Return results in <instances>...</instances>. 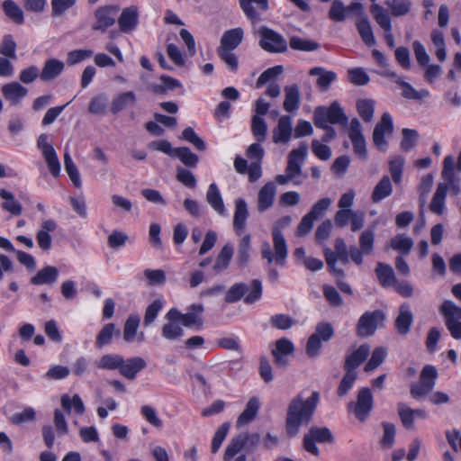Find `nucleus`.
<instances>
[{
	"instance_id": "obj_1",
	"label": "nucleus",
	"mask_w": 461,
	"mask_h": 461,
	"mask_svg": "<svg viewBox=\"0 0 461 461\" xmlns=\"http://www.w3.org/2000/svg\"><path fill=\"white\" fill-rule=\"evenodd\" d=\"M320 400L318 392L304 399L302 394L294 396L287 408L285 430L289 437H295L303 424H308L312 418Z\"/></svg>"
},
{
	"instance_id": "obj_2",
	"label": "nucleus",
	"mask_w": 461,
	"mask_h": 461,
	"mask_svg": "<svg viewBox=\"0 0 461 461\" xmlns=\"http://www.w3.org/2000/svg\"><path fill=\"white\" fill-rule=\"evenodd\" d=\"M292 222V218L289 215L280 218L273 226L272 238L274 243V252L271 246L267 241L261 245V257L266 259L268 265L274 261L276 265L284 266L288 255L287 244L282 233V229L288 227Z\"/></svg>"
},
{
	"instance_id": "obj_3",
	"label": "nucleus",
	"mask_w": 461,
	"mask_h": 461,
	"mask_svg": "<svg viewBox=\"0 0 461 461\" xmlns=\"http://www.w3.org/2000/svg\"><path fill=\"white\" fill-rule=\"evenodd\" d=\"M313 122L317 128H326L329 122L345 126L348 122V118L339 102L334 101L330 107H316L313 113Z\"/></svg>"
},
{
	"instance_id": "obj_4",
	"label": "nucleus",
	"mask_w": 461,
	"mask_h": 461,
	"mask_svg": "<svg viewBox=\"0 0 461 461\" xmlns=\"http://www.w3.org/2000/svg\"><path fill=\"white\" fill-rule=\"evenodd\" d=\"M438 310L450 335L455 339H461V307L451 300H445Z\"/></svg>"
},
{
	"instance_id": "obj_5",
	"label": "nucleus",
	"mask_w": 461,
	"mask_h": 461,
	"mask_svg": "<svg viewBox=\"0 0 461 461\" xmlns=\"http://www.w3.org/2000/svg\"><path fill=\"white\" fill-rule=\"evenodd\" d=\"M438 371L434 366L426 365L423 366L418 383L411 385L410 393L413 399L420 398L429 393L436 385Z\"/></svg>"
},
{
	"instance_id": "obj_6",
	"label": "nucleus",
	"mask_w": 461,
	"mask_h": 461,
	"mask_svg": "<svg viewBox=\"0 0 461 461\" xmlns=\"http://www.w3.org/2000/svg\"><path fill=\"white\" fill-rule=\"evenodd\" d=\"M259 34V46L270 53H282L287 50V42L285 39L276 31L267 28L260 27L258 29Z\"/></svg>"
},
{
	"instance_id": "obj_7",
	"label": "nucleus",
	"mask_w": 461,
	"mask_h": 461,
	"mask_svg": "<svg viewBox=\"0 0 461 461\" xmlns=\"http://www.w3.org/2000/svg\"><path fill=\"white\" fill-rule=\"evenodd\" d=\"M384 320L385 315L381 310L366 312L357 324V335L361 338L372 336Z\"/></svg>"
},
{
	"instance_id": "obj_8",
	"label": "nucleus",
	"mask_w": 461,
	"mask_h": 461,
	"mask_svg": "<svg viewBox=\"0 0 461 461\" xmlns=\"http://www.w3.org/2000/svg\"><path fill=\"white\" fill-rule=\"evenodd\" d=\"M333 439V435L328 428L312 427L309 432L304 435L303 443L307 452L319 456L320 452L316 443H331Z\"/></svg>"
},
{
	"instance_id": "obj_9",
	"label": "nucleus",
	"mask_w": 461,
	"mask_h": 461,
	"mask_svg": "<svg viewBox=\"0 0 461 461\" xmlns=\"http://www.w3.org/2000/svg\"><path fill=\"white\" fill-rule=\"evenodd\" d=\"M373 395L369 388H362L358 391L357 402H350L348 409L352 410L356 418L365 421L373 409Z\"/></svg>"
},
{
	"instance_id": "obj_10",
	"label": "nucleus",
	"mask_w": 461,
	"mask_h": 461,
	"mask_svg": "<svg viewBox=\"0 0 461 461\" xmlns=\"http://www.w3.org/2000/svg\"><path fill=\"white\" fill-rule=\"evenodd\" d=\"M118 5H104L98 7L95 11V23L92 26V30L100 31L102 32L115 23L118 13Z\"/></svg>"
},
{
	"instance_id": "obj_11",
	"label": "nucleus",
	"mask_w": 461,
	"mask_h": 461,
	"mask_svg": "<svg viewBox=\"0 0 461 461\" xmlns=\"http://www.w3.org/2000/svg\"><path fill=\"white\" fill-rule=\"evenodd\" d=\"M348 138L350 139L354 152L362 159H367L366 143L362 133V126L358 119L354 118L350 122L348 130Z\"/></svg>"
},
{
	"instance_id": "obj_12",
	"label": "nucleus",
	"mask_w": 461,
	"mask_h": 461,
	"mask_svg": "<svg viewBox=\"0 0 461 461\" xmlns=\"http://www.w3.org/2000/svg\"><path fill=\"white\" fill-rule=\"evenodd\" d=\"M393 131V118L389 113H384L381 121L375 125L373 131L374 144L380 149L384 151L388 143L384 139L385 134H391Z\"/></svg>"
},
{
	"instance_id": "obj_13",
	"label": "nucleus",
	"mask_w": 461,
	"mask_h": 461,
	"mask_svg": "<svg viewBox=\"0 0 461 461\" xmlns=\"http://www.w3.org/2000/svg\"><path fill=\"white\" fill-rule=\"evenodd\" d=\"M308 154V146L305 142L301 143L299 148L294 149L288 155L285 173L291 175L294 178L302 173V165Z\"/></svg>"
},
{
	"instance_id": "obj_14",
	"label": "nucleus",
	"mask_w": 461,
	"mask_h": 461,
	"mask_svg": "<svg viewBox=\"0 0 461 461\" xmlns=\"http://www.w3.org/2000/svg\"><path fill=\"white\" fill-rule=\"evenodd\" d=\"M382 76L395 78V82L402 88V95L406 99L420 100L429 95L427 89L416 90L411 84L399 77L394 71L385 69L380 73Z\"/></svg>"
},
{
	"instance_id": "obj_15",
	"label": "nucleus",
	"mask_w": 461,
	"mask_h": 461,
	"mask_svg": "<svg viewBox=\"0 0 461 461\" xmlns=\"http://www.w3.org/2000/svg\"><path fill=\"white\" fill-rule=\"evenodd\" d=\"M293 122L290 115H282L273 129L272 139L276 144H287L293 135Z\"/></svg>"
},
{
	"instance_id": "obj_16",
	"label": "nucleus",
	"mask_w": 461,
	"mask_h": 461,
	"mask_svg": "<svg viewBox=\"0 0 461 461\" xmlns=\"http://www.w3.org/2000/svg\"><path fill=\"white\" fill-rule=\"evenodd\" d=\"M240 6L244 14L251 22H258L260 14L269 8L268 0H239Z\"/></svg>"
},
{
	"instance_id": "obj_17",
	"label": "nucleus",
	"mask_w": 461,
	"mask_h": 461,
	"mask_svg": "<svg viewBox=\"0 0 461 461\" xmlns=\"http://www.w3.org/2000/svg\"><path fill=\"white\" fill-rule=\"evenodd\" d=\"M147 366L146 361L140 357H133L128 359L122 357V365L120 367V374L128 380H134L139 372Z\"/></svg>"
},
{
	"instance_id": "obj_18",
	"label": "nucleus",
	"mask_w": 461,
	"mask_h": 461,
	"mask_svg": "<svg viewBox=\"0 0 461 461\" xmlns=\"http://www.w3.org/2000/svg\"><path fill=\"white\" fill-rule=\"evenodd\" d=\"M370 348L367 344L361 345L358 348L348 355L344 363V370L357 373L356 369L367 358Z\"/></svg>"
},
{
	"instance_id": "obj_19",
	"label": "nucleus",
	"mask_w": 461,
	"mask_h": 461,
	"mask_svg": "<svg viewBox=\"0 0 461 461\" xmlns=\"http://www.w3.org/2000/svg\"><path fill=\"white\" fill-rule=\"evenodd\" d=\"M4 97L13 105H17L27 95L28 90L18 82H11L1 87Z\"/></svg>"
},
{
	"instance_id": "obj_20",
	"label": "nucleus",
	"mask_w": 461,
	"mask_h": 461,
	"mask_svg": "<svg viewBox=\"0 0 461 461\" xmlns=\"http://www.w3.org/2000/svg\"><path fill=\"white\" fill-rule=\"evenodd\" d=\"M276 194V187L273 182H268L261 187L258 194V211L259 212H264L273 206Z\"/></svg>"
},
{
	"instance_id": "obj_21",
	"label": "nucleus",
	"mask_w": 461,
	"mask_h": 461,
	"mask_svg": "<svg viewBox=\"0 0 461 461\" xmlns=\"http://www.w3.org/2000/svg\"><path fill=\"white\" fill-rule=\"evenodd\" d=\"M413 321V314L407 303H402L399 309V314L394 321V327L399 334L407 335L410 332Z\"/></svg>"
},
{
	"instance_id": "obj_22",
	"label": "nucleus",
	"mask_w": 461,
	"mask_h": 461,
	"mask_svg": "<svg viewBox=\"0 0 461 461\" xmlns=\"http://www.w3.org/2000/svg\"><path fill=\"white\" fill-rule=\"evenodd\" d=\"M294 347L293 342L283 338L276 341V348L272 350L275 362L279 366H285L287 364L286 356L293 354Z\"/></svg>"
},
{
	"instance_id": "obj_23",
	"label": "nucleus",
	"mask_w": 461,
	"mask_h": 461,
	"mask_svg": "<svg viewBox=\"0 0 461 461\" xmlns=\"http://www.w3.org/2000/svg\"><path fill=\"white\" fill-rule=\"evenodd\" d=\"M138 10L135 6L124 8L118 18V25L121 32L130 33L135 30L138 24Z\"/></svg>"
},
{
	"instance_id": "obj_24",
	"label": "nucleus",
	"mask_w": 461,
	"mask_h": 461,
	"mask_svg": "<svg viewBox=\"0 0 461 461\" xmlns=\"http://www.w3.org/2000/svg\"><path fill=\"white\" fill-rule=\"evenodd\" d=\"M249 216L247 203L244 199L239 198L235 201V212L233 216V229L240 235L246 229V221Z\"/></svg>"
},
{
	"instance_id": "obj_25",
	"label": "nucleus",
	"mask_w": 461,
	"mask_h": 461,
	"mask_svg": "<svg viewBox=\"0 0 461 461\" xmlns=\"http://www.w3.org/2000/svg\"><path fill=\"white\" fill-rule=\"evenodd\" d=\"M244 32L240 27L226 31L217 50H234L242 41Z\"/></svg>"
},
{
	"instance_id": "obj_26",
	"label": "nucleus",
	"mask_w": 461,
	"mask_h": 461,
	"mask_svg": "<svg viewBox=\"0 0 461 461\" xmlns=\"http://www.w3.org/2000/svg\"><path fill=\"white\" fill-rule=\"evenodd\" d=\"M203 312L202 304H192L187 312L184 313L182 324L186 328L201 329L203 325Z\"/></svg>"
},
{
	"instance_id": "obj_27",
	"label": "nucleus",
	"mask_w": 461,
	"mask_h": 461,
	"mask_svg": "<svg viewBox=\"0 0 461 461\" xmlns=\"http://www.w3.org/2000/svg\"><path fill=\"white\" fill-rule=\"evenodd\" d=\"M285 101L283 107L287 113H294L300 107L301 95L299 86L296 84L285 87Z\"/></svg>"
},
{
	"instance_id": "obj_28",
	"label": "nucleus",
	"mask_w": 461,
	"mask_h": 461,
	"mask_svg": "<svg viewBox=\"0 0 461 461\" xmlns=\"http://www.w3.org/2000/svg\"><path fill=\"white\" fill-rule=\"evenodd\" d=\"M64 63L57 59H50L45 61L40 73L42 81H51L57 78L64 70Z\"/></svg>"
},
{
	"instance_id": "obj_29",
	"label": "nucleus",
	"mask_w": 461,
	"mask_h": 461,
	"mask_svg": "<svg viewBox=\"0 0 461 461\" xmlns=\"http://www.w3.org/2000/svg\"><path fill=\"white\" fill-rule=\"evenodd\" d=\"M57 224L53 220H45L41 223V230L37 232L36 240L38 246L42 250H49L51 248V236L49 232L54 231Z\"/></svg>"
},
{
	"instance_id": "obj_30",
	"label": "nucleus",
	"mask_w": 461,
	"mask_h": 461,
	"mask_svg": "<svg viewBox=\"0 0 461 461\" xmlns=\"http://www.w3.org/2000/svg\"><path fill=\"white\" fill-rule=\"evenodd\" d=\"M251 235H244L238 244L235 262L240 268L245 267L250 259Z\"/></svg>"
},
{
	"instance_id": "obj_31",
	"label": "nucleus",
	"mask_w": 461,
	"mask_h": 461,
	"mask_svg": "<svg viewBox=\"0 0 461 461\" xmlns=\"http://www.w3.org/2000/svg\"><path fill=\"white\" fill-rule=\"evenodd\" d=\"M310 76H318L317 86L321 91H327L330 86L337 79V74L331 70H326L321 67H315L310 69Z\"/></svg>"
},
{
	"instance_id": "obj_32",
	"label": "nucleus",
	"mask_w": 461,
	"mask_h": 461,
	"mask_svg": "<svg viewBox=\"0 0 461 461\" xmlns=\"http://www.w3.org/2000/svg\"><path fill=\"white\" fill-rule=\"evenodd\" d=\"M206 201L220 215H226V210L221 192L215 183H212L206 192Z\"/></svg>"
},
{
	"instance_id": "obj_33",
	"label": "nucleus",
	"mask_w": 461,
	"mask_h": 461,
	"mask_svg": "<svg viewBox=\"0 0 461 461\" xmlns=\"http://www.w3.org/2000/svg\"><path fill=\"white\" fill-rule=\"evenodd\" d=\"M59 276V270L55 267L48 266L41 269L32 279L34 285H52Z\"/></svg>"
},
{
	"instance_id": "obj_34",
	"label": "nucleus",
	"mask_w": 461,
	"mask_h": 461,
	"mask_svg": "<svg viewBox=\"0 0 461 461\" xmlns=\"http://www.w3.org/2000/svg\"><path fill=\"white\" fill-rule=\"evenodd\" d=\"M447 194V184H438L429 204V210L433 213L438 215L443 214Z\"/></svg>"
},
{
	"instance_id": "obj_35",
	"label": "nucleus",
	"mask_w": 461,
	"mask_h": 461,
	"mask_svg": "<svg viewBox=\"0 0 461 461\" xmlns=\"http://www.w3.org/2000/svg\"><path fill=\"white\" fill-rule=\"evenodd\" d=\"M259 407V400L257 397H251L247 402L245 410L238 417L237 426H243L251 422L256 418Z\"/></svg>"
},
{
	"instance_id": "obj_36",
	"label": "nucleus",
	"mask_w": 461,
	"mask_h": 461,
	"mask_svg": "<svg viewBox=\"0 0 461 461\" xmlns=\"http://www.w3.org/2000/svg\"><path fill=\"white\" fill-rule=\"evenodd\" d=\"M393 193V185L389 176H384L375 186L371 194L373 203H379L384 198L390 196Z\"/></svg>"
},
{
	"instance_id": "obj_37",
	"label": "nucleus",
	"mask_w": 461,
	"mask_h": 461,
	"mask_svg": "<svg viewBox=\"0 0 461 461\" xmlns=\"http://www.w3.org/2000/svg\"><path fill=\"white\" fill-rule=\"evenodd\" d=\"M233 246L230 243H226L216 257L215 263L212 269L215 273H221L225 270L232 258Z\"/></svg>"
},
{
	"instance_id": "obj_38",
	"label": "nucleus",
	"mask_w": 461,
	"mask_h": 461,
	"mask_svg": "<svg viewBox=\"0 0 461 461\" xmlns=\"http://www.w3.org/2000/svg\"><path fill=\"white\" fill-rule=\"evenodd\" d=\"M0 197L5 200L1 204L3 210L10 212L12 215L18 216L23 212V206L20 202L15 200L14 194L5 189L0 190Z\"/></svg>"
},
{
	"instance_id": "obj_39",
	"label": "nucleus",
	"mask_w": 461,
	"mask_h": 461,
	"mask_svg": "<svg viewBox=\"0 0 461 461\" xmlns=\"http://www.w3.org/2000/svg\"><path fill=\"white\" fill-rule=\"evenodd\" d=\"M379 283L384 287L393 286L396 283V277L391 266L379 262L375 268Z\"/></svg>"
},
{
	"instance_id": "obj_40",
	"label": "nucleus",
	"mask_w": 461,
	"mask_h": 461,
	"mask_svg": "<svg viewBox=\"0 0 461 461\" xmlns=\"http://www.w3.org/2000/svg\"><path fill=\"white\" fill-rule=\"evenodd\" d=\"M60 402L63 410L68 413L74 410L77 414L81 415L86 411L84 402L78 394H75L73 397H70L68 394H63Z\"/></svg>"
},
{
	"instance_id": "obj_41",
	"label": "nucleus",
	"mask_w": 461,
	"mask_h": 461,
	"mask_svg": "<svg viewBox=\"0 0 461 461\" xmlns=\"http://www.w3.org/2000/svg\"><path fill=\"white\" fill-rule=\"evenodd\" d=\"M136 95L128 91L118 95L111 103V112L115 114L125 109L128 105L134 104Z\"/></svg>"
},
{
	"instance_id": "obj_42",
	"label": "nucleus",
	"mask_w": 461,
	"mask_h": 461,
	"mask_svg": "<svg viewBox=\"0 0 461 461\" xmlns=\"http://www.w3.org/2000/svg\"><path fill=\"white\" fill-rule=\"evenodd\" d=\"M356 25L358 33L362 41L365 42V44L367 46L375 45V39L373 33L370 22L368 21L366 15H363L360 19H358Z\"/></svg>"
},
{
	"instance_id": "obj_43",
	"label": "nucleus",
	"mask_w": 461,
	"mask_h": 461,
	"mask_svg": "<svg viewBox=\"0 0 461 461\" xmlns=\"http://www.w3.org/2000/svg\"><path fill=\"white\" fill-rule=\"evenodd\" d=\"M121 330L113 323L105 324L96 337L95 345L98 348L111 343L113 335L120 336Z\"/></svg>"
},
{
	"instance_id": "obj_44",
	"label": "nucleus",
	"mask_w": 461,
	"mask_h": 461,
	"mask_svg": "<svg viewBox=\"0 0 461 461\" xmlns=\"http://www.w3.org/2000/svg\"><path fill=\"white\" fill-rule=\"evenodd\" d=\"M122 356L119 354H105L95 362V366L99 369L120 370L122 365Z\"/></svg>"
},
{
	"instance_id": "obj_45",
	"label": "nucleus",
	"mask_w": 461,
	"mask_h": 461,
	"mask_svg": "<svg viewBox=\"0 0 461 461\" xmlns=\"http://www.w3.org/2000/svg\"><path fill=\"white\" fill-rule=\"evenodd\" d=\"M3 10L5 15L17 24L24 22L23 12L22 8L13 0H5L3 3Z\"/></svg>"
},
{
	"instance_id": "obj_46",
	"label": "nucleus",
	"mask_w": 461,
	"mask_h": 461,
	"mask_svg": "<svg viewBox=\"0 0 461 461\" xmlns=\"http://www.w3.org/2000/svg\"><path fill=\"white\" fill-rule=\"evenodd\" d=\"M140 318L137 314H131L128 317L123 327V339L130 343L132 342L140 325Z\"/></svg>"
},
{
	"instance_id": "obj_47",
	"label": "nucleus",
	"mask_w": 461,
	"mask_h": 461,
	"mask_svg": "<svg viewBox=\"0 0 461 461\" xmlns=\"http://www.w3.org/2000/svg\"><path fill=\"white\" fill-rule=\"evenodd\" d=\"M251 131L258 142L265 141L267 133V125L263 117L258 115L252 116Z\"/></svg>"
},
{
	"instance_id": "obj_48",
	"label": "nucleus",
	"mask_w": 461,
	"mask_h": 461,
	"mask_svg": "<svg viewBox=\"0 0 461 461\" xmlns=\"http://www.w3.org/2000/svg\"><path fill=\"white\" fill-rule=\"evenodd\" d=\"M174 157L189 167H195L199 161L198 156L193 153L187 147L176 148Z\"/></svg>"
},
{
	"instance_id": "obj_49",
	"label": "nucleus",
	"mask_w": 461,
	"mask_h": 461,
	"mask_svg": "<svg viewBox=\"0 0 461 461\" xmlns=\"http://www.w3.org/2000/svg\"><path fill=\"white\" fill-rule=\"evenodd\" d=\"M64 165H65V170L68 173V175L70 180L72 181V183L74 184V185L77 188H80L82 182H81L79 171H78L77 166L75 165V163L73 162V160L70 157V154L68 151H66L64 153Z\"/></svg>"
},
{
	"instance_id": "obj_50",
	"label": "nucleus",
	"mask_w": 461,
	"mask_h": 461,
	"mask_svg": "<svg viewBox=\"0 0 461 461\" xmlns=\"http://www.w3.org/2000/svg\"><path fill=\"white\" fill-rule=\"evenodd\" d=\"M384 4L389 7L392 15L395 17L407 14L412 5L410 0H386Z\"/></svg>"
},
{
	"instance_id": "obj_51",
	"label": "nucleus",
	"mask_w": 461,
	"mask_h": 461,
	"mask_svg": "<svg viewBox=\"0 0 461 461\" xmlns=\"http://www.w3.org/2000/svg\"><path fill=\"white\" fill-rule=\"evenodd\" d=\"M357 110L366 122H370L374 117L375 101L371 99H359L357 101Z\"/></svg>"
},
{
	"instance_id": "obj_52",
	"label": "nucleus",
	"mask_w": 461,
	"mask_h": 461,
	"mask_svg": "<svg viewBox=\"0 0 461 461\" xmlns=\"http://www.w3.org/2000/svg\"><path fill=\"white\" fill-rule=\"evenodd\" d=\"M371 12L375 22L384 32L392 31L391 19L382 6L376 4L373 5L371 7Z\"/></svg>"
},
{
	"instance_id": "obj_53",
	"label": "nucleus",
	"mask_w": 461,
	"mask_h": 461,
	"mask_svg": "<svg viewBox=\"0 0 461 461\" xmlns=\"http://www.w3.org/2000/svg\"><path fill=\"white\" fill-rule=\"evenodd\" d=\"M382 427L384 429V435L380 439V444L382 447L390 449L393 447L395 441V426L391 422L384 421L382 422Z\"/></svg>"
},
{
	"instance_id": "obj_54",
	"label": "nucleus",
	"mask_w": 461,
	"mask_h": 461,
	"mask_svg": "<svg viewBox=\"0 0 461 461\" xmlns=\"http://www.w3.org/2000/svg\"><path fill=\"white\" fill-rule=\"evenodd\" d=\"M387 350L384 347H377L373 350L372 356L365 366L366 372H371L377 368L385 359Z\"/></svg>"
},
{
	"instance_id": "obj_55",
	"label": "nucleus",
	"mask_w": 461,
	"mask_h": 461,
	"mask_svg": "<svg viewBox=\"0 0 461 461\" xmlns=\"http://www.w3.org/2000/svg\"><path fill=\"white\" fill-rule=\"evenodd\" d=\"M397 411L402 426L407 429H412L415 419L413 415V409L408 407L404 402H399L397 404Z\"/></svg>"
},
{
	"instance_id": "obj_56",
	"label": "nucleus",
	"mask_w": 461,
	"mask_h": 461,
	"mask_svg": "<svg viewBox=\"0 0 461 461\" xmlns=\"http://www.w3.org/2000/svg\"><path fill=\"white\" fill-rule=\"evenodd\" d=\"M244 447V439L242 438L241 434H239L234 437L228 444L223 456L224 461H230Z\"/></svg>"
},
{
	"instance_id": "obj_57",
	"label": "nucleus",
	"mask_w": 461,
	"mask_h": 461,
	"mask_svg": "<svg viewBox=\"0 0 461 461\" xmlns=\"http://www.w3.org/2000/svg\"><path fill=\"white\" fill-rule=\"evenodd\" d=\"M413 241L411 238L404 235H397L391 240V247L393 249L408 255L411 250Z\"/></svg>"
},
{
	"instance_id": "obj_58",
	"label": "nucleus",
	"mask_w": 461,
	"mask_h": 461,
	"mask_svg": "<svg viewBox=\"0 0 461 461\" xmlns=\"http://www.w3.org/2000/svg\"><path fill=\"white\" fill-rule=\"evenodd\" d=\"M42 156L51 175L54 177L59 176L60 174V163L54 148L43 152Z\"/></svg>"
},
{
	"instance_id": "obj_59",
	"label": "nucleus",
	"mask_w": 461,
	"mask_h": 461,
	"mask_svg": "<svg viewBox=\"0 0 461 461\" xmlns=\"http://www.w3.org/2000/svg\"><path fill=\"white\" fill-rule=\"evenodd\" d=\"M289 44L293 50L302 51H313L319 48V44L316 41L296 36L290 38Z\"/></svg>"
},
{
	"instance_id": "obj_60",
	"label": "nucleus",
	"mask_w": 461,
	"mask_h": 461,
	"mask_svg": "<svg viewBox=\"0 0 461 461\" xmlns=\"http://www.w3.org/2000/svg\"><path fill=\"white\" fill-rule=\"evenodd\" d=\"M329 18L335 23H341L347 19L346 6L340 0H334L331 3Z\"/></svg>"
},
{
	"instance_id": "obj_61",
	"label": "nucleus",
	"mask_w": 461,
	"mask_h": 461,
	"mask_svg": "<svg viewBox=\"0 0 461 461\" xmlns=\"http://www.w3.org/2000/svg\"><path fill=\"white\" fill-rule=\"evenodd\" d=\"M161 334L167 340H177L184 336V330L176 322H167L163 325Z\"/></svg>"
},
{
	"instance_id": "obj_62",
	"label": "nucleus",
	"mask_w": 461,
	"mask_h": 461,
	"mask_svg": "<svg viewBox=\"0 0 461 461\" xmlns=\"http://www.w3.org/2000/svg\"><path fill=\"white\" fill-rule=\"evenodd\" d=\"M249 292V287L244 283H238L230 286L225 294V301L227 303H235L240 300L246 293Z\"/></svg>"
},
{
	"instance_id": "obj_63",
	"label": "nucleus",
	"mask_w": 461,
	"mask_h": 461,
	"mask_svg": "<svg viewBox=\"0 0 461 461\" xmlns=\"http://www.w3.org/2000/svg\"><path fill=\"white\" fill-rule=\"evenodd\" d=\"M283 67L280 65L266 69L258 78L256 82L257 88H260L265 84L276 79L283 73Z\"/></svg>"
},
{
	"instance_id": "obj_64",
	"label": "nucleus",
	"mask_w": 461,
	"mask_h": 461,
	"mask_svg": "<svg viewBox=\"0 0 461 461\" xmlns=\"http://www.w3.org/2000/svg\"><path fill=\"white\" fill-rule=\"evenodd\" d=\"M402 133L401 149L403 151H410L416 146L419 133L416 130L411 129H403Z\"/></svg>"
}]
</instances>
